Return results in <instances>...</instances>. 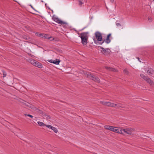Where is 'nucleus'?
<instances>
[{"label":"nucleus","instance_id":"obj_26","mask_svg":"<svg viewBox=\"0 0 154 154\" xmlns=\"http://www.w3.org/2000/svg\"><path fill=\"white\" fill-rule=\"evenodd\" d=\"M24 115L26 116H29L31 118H33V116L30 114H24Z\"/></svg>","mask_w":154,"mask_h":154},{"label":"nucleus","instance_id":"obj_9","mask_svg":"<svg viewBox=\"0 0 154 154\" xmlns=\"http://www.w3.org/2000/svg\"><path fill=\"white\" fill-rule=\"evenodd\" d=\"M49 35L46 34L44 33H43L42 34V38H44V39H50L51 38H52V37H49Z\"/></svg>","mask_w":154,"mask_h":154},{"label":"nucleus","instance_id":"obj_14","mask_svg":"<svg viewBox=\"0 0 154 154\" xmlns=\"http://www.w3.org/2000/svg\"><path fill=\"white\" fill-rule=\"evenodd\" d=\"M121 130H122V131H124V132L128 134L131 135L132 134L131 132L129 130H126L125 129H122Z\"/></svg>","mask_w":154,"mask_h":154},{"label":"nucleus","instance_id":"obj_3","mask_svg":"<svg viewBox=\"0 0 154 154\" xmlns=\"http://www.w3.org/2000/svg\"><path fill=\"white\" fill-rule=\"evenodd\" d=\"M95 36L96 37L97 39V41L95 39H94V42L96 44H97V43H98V41H103L102 39V36L101 33L99 32H97L95 33Z\"/></svg>","mask_w":154,"mask_h":154},{"label":"nucleus","instance_id":"obj_18","mask_svg":"<svg viewBox=\"0 0 154 154\" xmlns=\"http://www.w3.org/2000/svg\"><path fill=\"white\" fill-rule=\"evenodd\" d=\"M146 81L148 83H149V84H150V85H151L153 83V81H152L150 79L149 77L147 78Z\"/></svg>","mask_w":154,"mask_h":154},{"label":"nucleus","instance_id":"obj_37","mask_svg":"<svg viewBox=\"0 0 154 154\" xmlns=\"http://www.w3.org/2000/svg\"><path fill=\"white\" fill-rule=\"evenodd\" d=\"M114 106H115V107H116V106L117 107V104L114 103Z\"/></svg>","mask_w":154,"mask_h":154},{"label":"nucleus","instance_id":"obj_44","mask_svg":"<svg viewBox=\"0 0 154 154\" xmlns=\"http://www.w3.org/2000/svg\"><path fill=\"white\" fill-rule=\"evenodd\" d=\"M148 20H150V18H149V19H148Z\"/></svg>","mask_w":154,"mask_h":154},{"label":"nucleus","instance_id":"obj_21","mask_svg":"<svg viewBox=\"0 0 154 154\" xmlns=\"http://www.w3.org/2000/svg\"><path fill=\"white\" fill-rule=\"evenodd\" d=\"M111 127V126L109 125H106L104 126V128L107 130H110V128Z\"/></svg>","mask_w":154,"mask_h":154},{"label":"nucleus","instance_id":"obj_39","mask_svg":"<svg viewBox=\"0 0 154 154\" xmlns=\"http://www.w3.org/2000/svg\"><path fill=\"white\" fill-rule=\"evenodd\" d=\"M114 0H110V2L112 3H113L114 2Z\"/></svg>","mask_w":154,"mask_h":154},{"label":"nucleus","instance_id":"obj_33","mask_svg":"<svg viewBox=\"0 0 154 154\" xmlns=\"http://www.w3.org/2000/svg\"><path fill=\"white\" fill-rule=\"evenodd\" d=\"M41 114L43 116H45V117L46 116H47L46 115L47 114L46 112H43V113H41Z\"/></svg>","mask_w":154,"mask_h":154},{"label":"nucleus","instance_id":"obj_10","mask_svg":"<svg viewBox=\"0 0 154 154\" xmlns=\"http://www.w3.org/2000/svg\"><path fill=\"white\" fill-rule=\"evenodd\" d=\"M34 66L40 68H41L42 67V64L37 61L36 62Z\"/></svg>","mask_w":154,"mask_h":154},{"label":"nucleus","instance_id":"obj_35","mask_svg":"<svg viewBox=\"0 0 154 154\" xmlns=\"http://www.w3.org/2000/svg\"><path fill=\"white\" fill-rule=\"evenodd\" d=\"M48 61L49 62H50V63H53L54 60H48Z\"/></svg>","mask_w":154,"mask_h":154},{"label":"nucleus","instance_id":"obj_24","mask_svg":"<svg viewBox=\"0 0 154 154\" xmlns=\"http://www.w3.org/2000/svg\"><path fill=\"white\" fill-rule=\"evenodd\" d=\"M122 104L120 103H117V107L118 108L121 107L122 108H125V107H123L122 106Z\"/></svg>","mask_w":154,"mask_h":154},{"label":"nucleus","instance_id":"obj_32","mask_svg":"<svg viewBox=\"0 0 154 154\" xmlns=\"http://www.w3.org/2000/svg\"><path fill=\"white\" fill-rule=\"evenodd\" d=\"M107 102H102V104L106 106L107 105Z\"/></svg>","mask_w":154,"mask_h":154},{"label":"nucleus","instance_id":"obj_2","mask_svg":"<svg viewBox=\"0 0 154 154\" xmlns=\"http://www.w3.org/2000/svg\"><path fill=\"white\" fill-rule=\"evenodd\" d=\"M86 34L87 33L86 32H83L81 34L80 37L82 40V43L84 45H86L88 43V37Z\"/></svg>","mask_w":154,"mask_h":154},{"label":"nucleus","instance_id":"obj_7","mask_svg":"<svg viewBox=\"0 0 154 154\" xmlns=\"http://www.w3.org/2000/svg\"><path fill=\"white\" fill-rule=\"evenodd\" d=\"M25 102H22V103L23 105H25V106H26L27 107H28L29 108H31L32 109L33 108L34 106L29 103L26 102V101H25Z\"/></svg>","mask_w":154,"mask_h":154},{"label":"nucleus","instance_id":"obj_22","mask_svg":"<svg viewBox=\"0 0 154 154\" xmlns=\"http://www.w3.org/2000/svg\"><path fill=\"white\" fill-rule=\"evenodd\" d=\"M37 61L34 60H33V59H32L30 61V62L34 66L35 63Z\"/></svg>","mask_w":154,"mask_h":154},{"label":"nucleus","instance_id":"obj_29","mask_svg":"<svg viewBox=\"0 0 154 154\" xmlns=\"http://www.w3.org/2000/svg\"><path fill=\"white\" fill-rule=\"evenodd\" d=\"M58 17H53V19L54 21L57 22L58 19Z\"/></svg>","mask_w":154,"mask_h":154},{"label":"nucleus","instance_id":"obj_46","mask_svg":"<svg viewBox=\"0 0 154 154\" xmlns=\"http://www.w3.org/2000/svg\"><path fill=\"white\" fill-rule=\"evenodd\" d=\"M131 129L134 130V129Z\"/></svg>","mask_w":154,"mask_h":154},{"label":"nucleus","instance_id":"obj_6","mask_svg":"<svg viewBox=\"0 0 154 154\" xmlns=\"http://www.w3.org/2000/svg\"><path fill=\"white\" fill-rule=\"evenodd\" d=\"M100 48L101 49H102V50L101 51V52L104 54L106 55V54L107 53H109V51H108V50L109 51V48L105 49L102 47H100Z\"/></svg>","mask_w":154,"mask_h":154},{"label":"nucleus","instance_id":"obj_47","mask_svg":"<svg viewBox=\"0 0 154 154\" xmlns=\"http://www.w3.org/2000/svg\"><path fill=\"white\" fill-rule=\"evenodd\" d=\"M153 1H154V0H153Z\"/></svg>","mask_w":154,"mask_h":154},{"label":"nucleus","instance_id":"obj_36","mask_svg":"<svg viewBox=\"0 0 154 154\" xmlns=\"http://www.w3.org/2000/svg\"><path fill=\"white\" fill-rule=\"evenodd\" d=\"M57 51H58L60 53H62V50H59V49H57Z\"/></svg>","mask_w":154,"mask_h":154},{"label":"nucleus","instance_id":"obj_30","mask_svg":"<svg viewBox=\"0 0 154 154\" xmlns=\"http://www.w3.org/2000/svg\"><path fill=\"white\" fill-rule=\"evenodd\" d=\"M47 116H45L46 118V119L48 120L49 119H50L51 117H50V116L47 114L46 115Z\"/></svg>","mask_w":154,"mask_h":154},{"label":"nucleus","instance_id":"obj_12","mask_svg":"<svg viewBox=\"0 0 154 154\" xmlns=\"http://www.w3.org/2000/svg\"><path fill=\"white\" fill-rule=\"evenodd\" d=\"M33 110L35 111H36L38 112L39 113L41 114V113H43V111L42 110H40V109H38V108L35 107L34 106H33V108H32Z\"/></svg>","mask_w":154,"mask_h":154},{"label":"nucleus","instance_id":"obj_1","mask_svg":"<svg viewBox=\"0 0 154 154\" xmlns=\"http://www.w3.org/2000/svg\"><path fill=\"white\" fill-rule=\"evenodd\" d=\"M88 78L94 81L95 82L99 83L100 82V80L96 75L89 72H87L85 74Z\"/></svg>","mask_w":154,"mask_h":154},{"label":"nucleus","instance_id":"obj_42","mask_svg":"<svg viewBox=\"0 0 154 154\" xmlns=\"http://www.w3.org/2000/svg\"><path fill=\"white\" fill-rule=\"evenodd\" d=\"M131 65L132 66H133V64H131Z\"/></svg>","mask_w":154,"mask_h":154},{"label":"nucleus","instance_id":"obj_23","mask_svg":"<svg viewBox=\"0 0 154 154\" xmlns=\"http://www.w3.org/2000/svg\"><path fill=\"white\" fill-rule=\"evenodd\" d=\"M51 129L53 130L55 133H57L58 132L56 128L53 126H52Z\"/></svg>","mask_w":154,"mask_h":154},{"label":"nucleus","instance_id":"obj_45","mask_svg":"<svg viewBox=\"0 0 154 154\" xmlns=\"http://www.w3.org/2000/svg\"><path fill=\"white\" fill-rule=\"evenodd\" d=\"M45 5H46V4H45Z\"/></svg>","mask_w":154,"mask_h":154},{"label":"nucleus","instance_id":"obj_25","mask_svg":"<svg viewBox=\"0 0 154 154\" xmlns=\"http://www.w3.org/2000/svg\"><path fill=\"white\" fill-rule=\"evenodd\" d=\"M35 35L38 36L42 38V34L40 32H37L35 33Z\"/></svg>","mask_w":154,"mask_h":154},{"label":"nucleus","instance_id":"obj_15","mask_svg":"<svg viewBox=\"0 0 154 154\" xmlns=\"http://www.w3.org/2000/svg\"><path fill=\"white\" fill-rule=\"evenodd\" d=\"M60 60L58 59H56L55 60H54L53 63L55 64L56 65H59Z\"/></svg>","mask_w":154,"mask_h":154},{"label":"nucleus","instance_id":"obj_11","mask_svg":"<svg viewBox=\"0 0 154 154\" xmlns=\"http://www.w3.org/2000/svg\"><path fill=\"white\" fill-rule=\"evenodd\" d=\"M56 22L58 23L59 24H61V25H66L67 24V23L66 22L62 21L61 20L59 19V18H58L57 21V22Z\"/></svg>","mask_w":154,"mask_h":154},{"label":"nucleus","instance_id":"obj_17","mask_svg":"<svg viewBox=\"0 0 154 154\" xmlns=\"http://www.w3.org/2000/svg\"><path fill=\"white\" fill-rule=\"evenodd\" d=\"M22 37L25 40H29L30 38L29 36H27L25 34H24L22 35Z\"/></svg>","mask_w":154,"mask_h":154},{"label":"nucleus","instance_id":"obj_20","mask_svg":"<svg viewBox=\"0 0 154 154\" xmlns=\"http://www.w3.org/2000/svg\"><path fill=\"white\" fill-rule=\"evenodd\" d=\"M37 123L39 126H44L45 125V124H44L43 122H38Z\"/></svg>","mask_w":154,"mask_h":154},{"label":"nucleus","instance_id":"obj_34","mask_svg":"<svg viewBox=\"0 0 154 154\" xmlns=\"http://www.w3.org/2000/svg\"><path fill=\"white\" fill-rule=\"evenodd\" d=\"M124 72L126 74H128V71L126 69H124Z\"/></svg>","mask_w":154,"mask_h":154},{"label":"nucleus","instance_id":"obj_13","mask_svg":"<svg viewBox=\"0 0 154 154\" xmlns=\"http://www.w3.org/2000/svg\"><path fill=\"white\" fill-rule=\"evenodd\" d=\"M154 70L152 68H150L147 70V73L149 75H151L153 74Z\"/></svg>","mask_w":154,"mask_h":154},{"label":"nucleus","instance_id":"obj_27","mask_svg":"<svg viewBox=\"0 0 154 154\" xmlns=\"http://www.w3.org/2000/svg\"><path fill=\"white\" fill-rule=\"evenodd\" d=\"M45 126L48 127V128L51 129L52 127V126L51 125H45Z\"/></svg>","mask_w":154,"mask_h":154},{"label":"nucleus","instance_id":"obj_38","mask_svg":"<svg viewBox=\"0 0 154 154\" xmlns=\"http://www.w3.org/2000/svg\"><path fill=\"white\" fill-rule=\"evenodd\" d=\"M137 58L138 59V60H139V61L140 62H141V61L140 60V59L139 58L137 57Z\"/></svg>","mask_w":154,"mask_h":154},{"label":"nucleus","instance_id":"obj_16","mask_svg":"<svg viewBox=\"0 0 154 154\" xmlns=\"http://www.w3.org/2000/svg\"><path fill=\"white\" fill-rule=\"evenodd\" d=\"M107 104L106 106H107L115 107V106H114V103H113L107 102Z\"/></svg>","mask_w":154,"mask_h":154},{"label":"nucleus","instance_id":"obj_19","mask_svg":"<svg viewBox=\"0 0 154 154\" xmlns=\"http://www.w3.org/2000/svg\"><path fill=\"white\" fill-rule=\"evenodd\" d=\"M140 76L143 78L145 80L147 79V78L148 77V76H145L144 74H140Z\"/></svg>","mask_w":154,"mask_h":154},{"label":"nucleus","instance_id":"obj_5","mask_svg":"<svg viewBox=\"0 0 154 154\" xmlns=\"http://www.w3.org/2000/svg\"><path fill=\"white\" fill-rule=\"evenodd\" d=\"M111 36V34H108L105 40H103L102 41V42L100 43L101 44H102L104 43V42L105 41V42L107 44H108L110 42V37Z\"/></svg>","mask_w":154,"mask_h":154},{"label":"nucleus","instance_id":"obj_4","mask_svg":"<svg viewBox=\"0 0 154 154\" xmlns=\"http://www.w3.org/2000/svg\"><path fill=\"white\" fill-rule=\"evenodd\" d=\"M110 131H113L115 132H116L118 133L122 134V130H119L116 127L112 126L111 127Z\"/></svg>","mask_w":154,"mask_h":154},{"label":"nucleus","instance_id":"obj_8","mask_svg":"<svg viewBox=\"0 0 154 154\" xmlns=\"http://www.w3.org/2000/svg\"><path fill=\"white\" fill-rule=\"evenodd\" d=\"M104 68L107 70L110 71L116 72V69L114 68L107 66H105Z\"/></svg>","mask_w":154,"mask_h":154},{"label":"nucleus","instance_id":"obj_41","mask_svg":"<svg viewBox=\"0 0 154 154\" xmlns=\"http://www.w3.org/2000/svg\"><path fill=\"white\" fill-rule=\"evenodd\" d=\"M54 38H52V39H50V40L51 41H52V40H54Z\"/></svg>","mask_w":154,"mask_h":154},{"label":"nucleus","instance_id":"obj_28","mask_svg":"<svg viewBox=\"0 0 154 154\" xmlns=\"http://www.w3.org/2000/svg\"><path fill=\"white\" fill-rule=\"evenodd\" d=\"M2 73H3V77H4L6 76L7 74H6V73L4 71H2Z\"/></svg>","mask_w":154,"mask_h":154},{"label":"nucleus","instance_id":"obj_40","mask_svg":"<svg viewBox=\"0 0 154 154\" xmlns=\"http://www.w3.org/2000/svg\"><path fill=\"white\" fill-rule=\"evenodd\" d=\"M116 25H117V26H118V25H120V24L119 23H117L116 24Z\"/></svg>","mask_w":154,"mask_h":154},{"label":"nucleus","instance_id":"obj_31","mask_svg":"<svg viewBox=\"0 0 154 154\" xmlns=\"http://www.w3.org/2000/svg\"><path fill=\"white\" fill-rule=\"evenodd\" d=\"M82 0H79V5H82L83 4V3H82Z\"/></svg>","mask_w":154,"mask_h":154},{"label":"nucleus","instance_id":"obj_43","mask_svg":"<svg viewBox=\"0 0 154 154\" xmlns=\"http://www.w3.org/2000/svg\"><path fill=\"white\" fill-rule=\"evenodd\" d=\"M30 55L32 57V55H31V54H30Z\"/></svg>","mask_w":154,"mask_h":154}]
</instances>
